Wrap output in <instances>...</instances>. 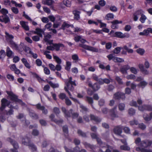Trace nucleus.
I'll return each instance as SVG.
<instances>
[{
	"instance_id": "nucleus-1",
	"label": "nucleus",
	"mask_w": 152,
	"mask_h": 152,
	"mask_svg": "<svg viewBox=\"0 0 152 152\" xmlns=\"http://www.w3.org/2000/svg\"><path fill=\"white\" fill-rule=\"evenodd\" d=\"M65 86L64 87V89L65 91L68 94L70 98L75 102H77L80 104L79 102L77 99L72 97L71 94L68 90H69L71 91H73L74 90V88L73 86H76L75 81V80L72 81V78L71 77H70L68 79L65 80Z\"/></svg>"
},
{
	"instance_id": "nucleus-2",
	"label": "nucleus",
	"mask_w": 152,
	"mask_h": 152,
	"mask_svg": "<svg viewBox=\"0 0 152 152\" xmlns=\"http://www.w3.org/2000/svg\"><path fill=\"white\" fill-rule=\"evenodd\" d=\"M6 93L8 95L7 98L10 99L11 100L19 102L22 106H24L25 104L22 101L18 99V96L12 91H6Z\"/></svg>"
},
{
	"instance_id": "nucleus-3",
	"label": "nucleus",
	"mask_w": 152,
	"mask_h": 152,
	"mask_svg": "<svg viewBox=\"0 0 152 152\" xmlns=\"http://www.w3.org/2000/svg\"><path fill=\"white\" fill-rule=\"evenodd\" d=\"M80 41L83 44H79V46L83 48H84L87 50L91 51L93 52H97L98 51V49L95 48L90 46L86 45L84 44L86 42H88L85 39L81 37Z\"/></svg>"
},
{
	"instance_id": "nucleus-4",
	"label": "nucleus",
	"mask_w": 152,
	"mask_h": 152,
	"mask_svg": "<svg viewBox=\"0 0 152 152\" xmlns=\"http://www.w3.org/2000/svg\"><path fill=\"white\" fill-rule=\"evenodd\" d=\"M62 111L64 114V116L66 118L70 117L71 114L73 118H75L78 116V114L77 113H72V110L70 109L68 111H67L66 108L64 107L61 108Z\"/></svg>"
},
{
	"instance_id": "nucleus-5",
	"label": "nucleus",
	"mask_w": 152,
	"mask_h": 152,
	"mask_svg": "<svg viewBox=\"0 0 152 152\" xmlns=\"http://www.w3.org/2000/svg\"><path fill=\"white\" fill-rule=\"evenodd\" d=\"M4 5L7 7L8 6L12 7L13 5L16 7H22L21 4H18L15 1L13 0L10 1L9 0H4Z\"/></svg>"
},
{
	"instance_id": "nucleus-6",
	"label": "nucleus",
	"mask_w": 152,
	"mask_h": 152,
	"mask_svg": "<svg viewBox=\"0 0 152 152\" xmlns=\"http://www.w3.org/2000/svg\"><path fill=\"white\" fill-rule=\"evenodd\" d=\"M1 106L0 107V110L1 111L3 110L6 106L9 107L11 103L10 101L6 99L3 98L1 100Z\"/></svg>"
},
{
	"instance_id": "nucleus-7",
	"label": "nucleus",
	"mask_w": 152,
	"mask_h": 152,
	"mask_svg": "<svg viewBox=\"0 0 152 152\" xmlns=\"http://www.w3.org/2000/svg\"><path fill=\"white\" fill-rule=\"evenodd\" d=\"M152 145V141L146 140L142 141L140 144V147L146 148Z\"/></svg>"
},
{
	"instance_id": "nucleus-8",
	"label": "nucleus",
	"mask_w": 152,
	"mask_h": 152,
	"mask_svg": "<svg viewBox=\"0 0 152 152\" xmlns=\"http://www.w3.org/2000/svg\"><path fill=\"white\" fill-rule=\"evenodd\" d=\"M113 97L115 99H124L125 98V94L121 92H116L114 94Z\"/></svg>"
},
{
	"instance_id": "nucleus-9",
	"label": "nucleus",
	"mask_w": 152,
	"mask_h": 152,
	"mask_svg": "<svg viewBox=\"0 0 152 152\" xmlns=\"http://www.w3.org/2000/svg\"><path fill=\"white\" fill-rule=\"evenodd\" d=\"M115 37L120 38H128L129 36V34L125 33L123 34L121 32H116L115 33Z\"/></svg>"
},
{
	"instance_id": "nucleus-10",
	"label": "nucleus",
	"mask_w": 152,
	"mask_h": 152,
	"mask_svg": "<svg viewBox=\"0 0 152 152\" xmlns=\"http://www.w3.org/2000/svg\"><path fill=\"white\" fill-rule=\"evenodd\" d=\"M8 141H10L14 147V149H12L11 150L12 152H18V144L16 142L13 141L10 138L8 139Z\"/></svg>"
},
{
	"instance_id": "nucleus-11",
	"label": "nucleus",
	"mask_w": 152,
	"mask_h": 152,
	"mask_svg": "<svg viewBox=\"0 0 152 152\" xmlns=\"http://www.w3.org/2000/svg\"><path fill=\"white\" fill-rule=\"evenodd\" d=\"M144 12L141 10H137L135 12L133 15V19L134 21H136L138 19L139 17L144 14Z\"/></svg>"
},
{
	"instance_id": "nucleus-12",
	"label": "nucleus",
	"mask_w": 152,
	"mask_h": 152,
	"mask_svg": "<svg viewBox=\"0 0 152 152\" xmlns=\"http://www.w3.org/2000/svg\"><path fill=\"white\" fill-rule=\"evenodd\" d=\"M52 24L51 23H49L47 24L45 26V29H48V31H52V32H50V33L51 34L53 33V34H56L57 33L56 30L54 29L51 28L52 27Z\"/></svg>"
},
{
	"instance_id": "nucleus-13",
	"label": "nucleus",
	"mask_w": 152,
	"mask_h": 152,
	"mask_svg": "<svg viewBox=\"0 0 152 152\" xmlns=\"http://www.w3.org/2000/svg\"><path fill=\"white\" fill-rule=\"evenodd\" d=\"M138 109L141 111H144L145 110L152 111V106L143 105L142 106L139 107Z\"/></svg>"
},
{
	"instance_id": "nucleus-14",
	"label": "nucleus",
	"mask_w": 152,
	"mask_h": 152,
	"mask_svg": "<svg viewBox=\"0 0 152 152\" xmlns=\"http://www.w3.org/2000/svg\"><path fill=\"white\" fill-rule=\"evenodd\" d=\"M100 146L102 148L104 147L107 148V149L105 151H103L101 149H100L99 152H111V151L109 149V148H110V147L109 145L102 142L101 144H100Z\"/></svg>"
},
{
	"instance_id": "nucleus-15",
	"label": "nucleus",
	"mask_w": 152,
	"mask_h": 152,
	"mask_svg": "<svg viewBox=\"0 0 152 152\" xmlns=\"http://www.w3.org/2000/svg\"><path fill=\"white\" fill-rule=\"evenodd\" d=\"M122 127L119 126H117L114 129L113 132L114 133L118 135H120L122 132Z\"/></svg>"
},
{
	"instance_id": "nucleus-16",
	"label": "nucleus",
	"mask_w": 152,
	"mask_h": 152,
	"mask_svg": "<svg viewBox=\"0 0 152 152\" xmlns=\"http://www.w3.org/2000/svg\"><path fill=\"white\" fill-rule=\"evenodd\" d=\"M116 109V107H115L114 108L110 110V114L111 117V119L112 120H113L115 118H117L118 117V115L115 113Z\"/></svg>"
},
{
	"instance_id": "nucleus-17",
	"label": "nucleus",
	"mask_w": 152,
	"mask_h": 152,
	"mask_svg": "<svg viewBox=\"0 0 152 152\" xmlns=\"http://www.w3.org/2000/svg\"><path fill=\"white\" fill-rule=\"evenodd\" d=\"M130 69V66L128 65L123 66L120 69V71L123 74H127V70Z\"/></svg>"
},
{
	"instance_id": "nucleus-18",
	"label": "nucleus",
	"mask_w": 152,
	"mask_h": 152,
	"mask_svg": "<svg viewBox=\"0 0 152 152\" xmlns=\"http://www.w3.org/2000/svg\"><path fill=\"white\" fill-rule=\"evenodd\" d=\"M111 23L112 24L111 26L112 28L113 29H115L118 28V24L122 23V21H119L117 20H115L113 21Z\"/></svg>"
},
{
	"instance_id": "nucleus-19",
	"label": "nucleus",
	"mask_w": 152,
	"mask_h": 152,
	"mask_svg": "<svg viewBox=\"0 0 152 152\" xmlns=\"http://www.w3.org/2000/svg\"><path fill=\"white\" fill-rule=\"evenodd\" d=\"M37 109L41 110L42 111V113L45 114H46L48 113V111L46 109H45L44 106H41V105L38 104L36 105Z\"/></svg>"
},
{
	"instance_id": "nucleus-20",
	"label": "nucleus",
	"mask_w": 152,
	"mask_h": 152,
	"mask_svg": "<svg viewBox=\"0 0 152 152\" xmlns=\"http://www.w3.org/2000/svg\"><path fill=\"white\" fill-rule=\"evenodd\" d=\"M10 69L12 71H14L15 73L17 74H19L20 73V71L17 68L15 64L10 65Z\"/></svg>"
},
{
	"instance_id": "nucleus-21",
	"label": "nucleus",
	"mask_w": 152,
	"mask_h": 152,
	"mask_svg": "<svg viewBox=\"0 0 152 152\" xmlns=\"http://www.w3.org/2000/svg\"><path fill=\"white\" fill-rule=\"evenodd\" d=\"M45 30H43L39 28H37L36 31H34V33L38 35L40 37H42V33L44 32Z\"/></svg>"
},
{
	"instance_id": "nucleus-22",
	"label": "nucleus",
	"mask_w": 152,
	"mask_h": 152,
	"mask_svg": "<svg viewBox=\"0 0 152 152\" xmlns=\"http://www.w3.org/2000/svg\"><path fill=\"white\" fill-rule=\"evenodd\" d=\"M20 24L22 27L26 31H28L29 30V28L27 25V23L21 21L20 22Z\"/></svg>"
},
{
	"instance_id": "nucleus-23",
	"label": "nucleus",
	"mask_w": 152,
	"mask_h": 152,
	"mask_svg": "<svg viewBox=\"0 0 152 152\" xmlns=\"http://www.w3.org/2000/svg\"><path fill=\"white\" fill-rule=\"evenodd\" d=\"M21 61L26 67L28 69H29L31 68V66L30 64L28 62L26 58H23L21 59Z\"/></svg>"
},
{
	"instance_id": "nucleus-24",
	"label": "nucleus",
	"mask_w": 152,
	"mask_h": 152,
	"mask_svg": "<svg viewBox=\"0 0 152 152\" xmlns=\"http://www.w3.org/2000/svg\"><path fill=\"white\" fill-rule=\"evenodd\" d=\"M0 20L1 22H4L6 23L10 22V19L9 17L7 15H5L0 18Z\"/></svg>"
},
{
	"instance_id": "nucleus-25",
	"label": "nucleus",
	"mask_w": 152,
	"mask_h": 152,
	"mask_svg": "<svg viewBox=\"0 0 152 152\" xmlns=\"http://www.w3.org/2000/svg\"><path fill=\"white\" fill-rule=\"evenodd\" d=\"M51 35L50 34H48L44 37V41L47 42L49 44H51L52 43V40H50L49 39L51 37Z\"/></svg>"
},
{
	"instance_id": "nucleus-26",
	"label": "nucleus",
	"mask_w": 152,
	"mask_h": 152,
	"mask_svg": "<svg viewBox=\"0 0 152 152\" xmlns=\"http://www.w3.org/2000/svg\"><path fill=\"white\" fill-rule=\"evenodd\" d=\"M91 136L92 138L96 139L98 144L99 145L102 143L101 139L98 137L97 135L96 134L92 133L91 134Z\"/></svg>"
},
{
	"instance_id": "nucleus-27",
	"label": "nucleus",
	"mask_w": 152,
	"mask_h": 152,
	"mask_svg": "<svg viewBox=\"0 0 152 152\" xmlns=\"http://www.w3.org/2000/svg\"><path fill=\"white\" fill-rule=\"evenodd\" d=\"M22 143L24 145L28 146L31 143L29 139L27 137L22 139Z\"/></svg>"
},
{
	"instance_id": "nucleus-28",
	"label": "nucleus",
	"mask_w": 152,
	"mask_h": 152,
	"mask_svg": "<svg viewBox=\"0 0 152 152\" xmlns=\"http://www.w3.org/2000/svg\"><path fill=\"white\" fill-rule=\"evenodd\" d=\"M89 87L91 88L95 91L98 90L100 88V86L97 83H95L93 85L92 83L91 86Z\"/></svg>"
},
{
	"instance_id": "nucleus-29",
	"label": "nucleus",
	"mask_w": 152,
	"mask_h": 152,
	"mask_svg": "<svg viewBox=\"0 0 152 152\" xmlns=\"http://www.w3.org/2000/svg\"><path fill=\"white\" fill-rule=\"evenodd\" d=\"M9 107L10 109L8 111H6V114L7 115H10L13 114V109H15V107L12 105H10Z\"/></svg>"
},
{
	"instance_id": "nucleus-30",
	"label": "nucleus",
	"mask_w": 152,
	"mask_h": 152,
	"mask_svg": "<svg viewBox=\"0 0 152 152\" xmlns=\"http://www.w3.org/2000/svg\"><path fill=\"white\" fill-rule=\"evenodd\" d=\"M54 48L56 49L57 51H58L59 50L60 48V47H64V45L61 43L58 44H53Z\"/></svg>"
},
{
	"instance_id": "nucleus-31",
	"label": "nucleus",
	"mask_w": 152,
	"mask_h": 152,
	"mask_svg": "<svg viewBox=\"0 0 152 152\" xmlns=\"http://www.w3.org/2000/svg\"><path fill=\"white\" fill-rule=\"evenodd\" d=\"M53 2V0H42V3L43 4L48 6L51 5Z\"/></svg>"
},
{
	"instance_id": "nucleus-32",
	"label": "nucleus",
	"mask_w": 152,
	"mask_h": 152,
	"mask_svg": "<svg viewBox=\"0 0 152 152\" xmlns=\"http://www.w3.org/2000/svg\"><path fill=\"white\" fill-rule=\"evenodd\" d=\"M90 117L91 120H93L97 123L101 121V119L100 118H99L98 117H96L92 115H91Z\"/></svg>"
},
{
	"instance_id": "nucleus-33",
	"label": "nucleus",
	"mask_w": 152,
	"mask_h": 152,
	"mask_svg": "<svg viewBox=\"0 0 152 152\" xmlns=\"http://www.w3.org/2000/svg\"><path fill=\"white\" fill-rule=\"evenodd\" d=\"M143 117L145 121H150L152 118V112L150 113V116L146 114H144Z\"/></svg>"
},
{
	"instance_id": "nucleus-34",
	"label": "nucleus",
	"mask_w": 152,
	"mask_h": 152,
	"mask_svg": "<svg viewBox=\"0 0 152 152\" xmlns=\"http://www.w3.org/2000/svg\"><path fill=\"white\" fill-rule=\"evenodd\" d=\"M13 54V53L10 49V48L7 47L6 50V55L9 57H11Z\"/></svg>"
},
{
	"instance_id": "nucleus-35",
	"label": "nucleus",
	"mask_w": 152,
	"mask_h": 152,
	"mask_svg": "<svg viewBox=\"0 0 152 152\" xmlns=\"http://www.w3.org/2000/svg\"><path fill=\"white\" fill-rule=\"evenodd\" d=\"M73 13L74 15V18L77 20H78L80 18V12L77 10H74L73 12Z\"/></svg>"
},
{
	"instance_id": "nucleus-36",
	"label": "nucleus",
	"mask_w": 152,
	"mask_h": 152,
	"mask_svg": "<svg viewBox=\"0 0 152 152\" xmlns=\"http://www.w3.org/2000/svg\"><path fill=\"white\" fill-rule=\"evenodd\" d=\"M120 149L121 150L129 151L130 150V147L127 145H124L120 146Z\"/></svg>"
},
{
	"instance_id": "nucleus-37",
	"label": "nucleus",
	"mask_w": 152,
	"mask_h": 152,
	"mask_svg": "<svg viewBox=\"0 0 152 152\" xmlns=\"http://www.w3.org/2000/svg\"><path fill=\"white\" fill-rule=\"evenodd\" d=\"M86 100L87 101L89 104H90L92 107L93 108V101L92 98L87 96L86 97Z\"/></svg>"
},
{
	"instance_id": "nucleus-38",
	"label": "nucleus",
	"mask_w": 152,
	"mask_h": 152,
	"mask_svg": "<svg viewBox=\"0 0 152 152\" xmlns=\"http://www.w3.org/2000/svg\"><path fill=\"white\" fill-rule=\"evenodd\" d=\"M53 58L57 64H61L62 62L61 60L58 57L53 55Z\"/></svg>"
},
{
	"instance_id": "nucleus-39",
	"label": "nucleus",
	"mask_w": 152,
	"mask_h": 152,
	"mask_svg": "<svg viewBox=\"0 0 152 152\" xmlns=\"http://www.w3.org/2000/svg\"><path fill=\"white\" fill-rule=\"evenodd\" d=\"M114 15L112 13H109L107 14L105 17V19L107 20H109L112 19H113L114 18Z\"/></svg>"
},
{
	"instance_id": "nucleus-40",
	"label": "nucleus",
	"mask_w": 152,
	"mask_h": 152,
	"mask_svg": "<svg viewBox=\"0 0 152 152\" xmlns=\"http://www.w3.org/2000/svg\"><path fill=\"white\" fill-rule=\"evenodd\" d=\"M147 83L146 81H143L140 82L138 84V86L142 88H143L146 85H147Z\"/></svg>"
},
{
	"instance_id": "nucleus-41",
	"label": "nucleus",
	"mask_w": 152,
	"mask_h": 152,
	"mask_svg": "<svg viewBox=\"0 0 152 152\" xmlns=\"http://www.w3.org/2000/svg\"><path fill=\"white\" fill-rule=\"evenodd\" d=\"M113 61L115 62H121L124 61V60L122 59L117 57H115L113 59Z\"/></svg>"
},
{
	"instance_id": "nucleus-42",
	"label": "nucleus",
	"mask_w": 152,
	"mask_h": 152,
	"mask_svg": "<svg viewBox=\"0 0 152 152\" xmlns=\"http://www.w3.org/2000/svg\"><path fill=\"white\" fill-rule=\"evenodd\" d=\"M48 83L53 88H57L58 87L59 85L58 83H53L51 81H48Z\"/></svg>"
},
{
	"instance_id": "nucleus-43",
	"label": "nucleus",
	"mask_w": 152,
	"mask_h": 152,
	"mask_svg": "<svg viewBox=\"0 0 152 152\" xmlns=\"http://www.w3.org/2000/svg\"><path fill=\"white\" fill-rule=\"evenodd\" d=\"M29 115L33 119H37L38 118V116L34 113L30 112Z\"/></svg>"
},
{
	"instance_id": "nucleus-44",
	"label": "nucleus",
	"mask_w": 152,
	"mask_h": 152,
	"mask_svg": "<svg viewBox=\"0 0 152 152\" xmlns=\"http://www.w3.org/2000/svg\"><path fill=\"white\" fill-rule=\"evenodd\" d=\"M70 25L66 22H64L62 24L61 28L64 30L65 28H68L70 27Z\"/></svg>"
},
{
	"instance_id": "nucleus-45",
	"label": "nucleus",
	"mask_w": 152,
	"mask_h": 152,
	"mask_svg": "<svg viewBox=\"0 0 152 152\" xmlns=\"http://www.w3.org/2000/svg\"><path fill=\"white\" fill-rule=\"evenodd\" d=\"M141 142L142 141H141V139L139 137L136 138L135 141V143L136 145L140 147Z\"/></svg>"
},
{
	"instance_id": "nucleus-46",
	"label": "nucleus",
	"mask_w": 152,
	"mask_h": 152,
	"mask_svg": "<svg viewBox=\"0 0 152 152\" xmlns=\"http://www.w3.org/2000/svg\"><path fill=\"white\" fill-rule=\"evenodd\" d=\"M137 52L141 55H143L145 53V50L142 48H139L136 50Z\"/></svg>"
},
{
	"instance_id": "nucleus-47",
	"label": "nucleus",
	"mask_w": 152,
	"mask_h": 152,
	"mask_svg": "<svg viewBox=\"0 0 152 152\" xmlns=\"http://www.w3.org/2000/svg\"><path fill=\"white\" fill-rule=\"evenodd\" d=\"M30 149L33 151H35L37 150V148L33 144L31 143L28 145Z\"/></svg>"
},
{
	"instance_id": "nucleus-48",
	"label": "nucleus",
	"mask_w": 152,
	"mask_h": 152,
	"mask_svg": "<svg viewBox=\"0 0 152 152\" xmlns=\"http://www.w3.org/2000/svg\"><path fill=\"white\" fill-rule=\"evenodd\" d=\"M5 56V51L4 50H1L0 51V59H3Z\"/></svg>"
},
{
	"instance_id": "nucleus-49",
	"label": "nucleus",
	"mask_w": 152,
	"mask_h": 152,
	"mask_svg": "<svg viewBox=\"0 0 152 152\" xmlns=\"http://www.w3.org/2000/svg\"><path fill=\"white\" fill-rule=\"evenodd\" d=\"M71 63L69 61H67L66 62V65L65 67V69L67 71H69L71 68Z\"/></svg>"
},
{
	"instance_id": "nucleus-50",
	"label": "nucleus",
	"mask_w": 152,
	"mask_h": 152,
	"mask_svg": "<svg viewBox=\"0 0 152 152\" xmlns=\"http://www.w3.org/2000/svg\"><path fill=\"white\" fill-rule=\"evenodd\" d=\"M123 48L125 50H126L128 53H133V50L132 49H129L126 45L124 46Z\"/></svg>"
},
{
	"instance_id": "nucleus-51",
	"label": "nucleus",
	"mask_w": 152,
	"mask_h": 152,
	"mask_svg": "<svg viewBox=\"0 0 152 152\" xmlns=\"http://www.w3.org/2000/svg\"><path fill=\"white\" fill-rule=\"evenodd\" d=\"M136 150L138 151H141L142 152H150V151L144 148H140V147H137Z\"/></svg>"
},
{
	"instance_id": "nucleus-52",
	"label": "nucleus",
	"mask_w": 152,
	"mask_h": 152,
	"mask_svg": "<svg viewBox=\"0 0 152 152\" xmlns=\"http://www.w3.org/2000/svg\"><path fill=\"white\" fill-rule=\"evenodd\" d=\"M146 19V17L143 14L140 18V20L142 23H143L145 22Z\"/></svg>"
},
{
	"instance_id": "nucleus-53",
	"label": "nucleus",
	"mask_w": 152,
	"mask_h": 152,
	"mask_svg": "<svg viewBox=\"0 0 152 152\" xmlns=\"http://www.w3.org/2000/svg\"><path fill=\"white\" fill-rule=\"evenodd\" d=\"M125 107V104L123 103H121L118 104V108L120 111L124 110Z\"/></svg>"
},
{
	"instance_id": "nucleus-54",
	"label": "nucleus",
	"mask_w": 152,
	"mask_h": 152,
	"mask_svg": "<svg viewBox=\"0 0 152 152\" xmlns=\"http://www.w3.org/2000/svg\"><path fill=\"white\" fill-rule=\"evenodd\" d=\"M11 10L12 12L15 14H18L19 12L18 9L15 7H12L11 8Z\"/></svg>"
},
{
	"instance_id": "nucleus-55",
	"label": "nucleus",
	"mask_w": 152,
	"mask_h": 152,
	"mask_svg": "<svg viewBox=\"0 0 152 152\" xmlns=\"http://www.w3.org/2000/svg\"><path fill=\"white\" fill-rule=\"evenodd\" d=\"M23 49L24 51L30 54L32 52L31 49L28 47L26 46L24 47Z\"/></svg>"
},
{
	"instance_id": "nucleus-56",
	"label": "nucleus",
	"mask_w": 152,
	"mask_h": 152,
	"mask_svg": "<svg viewBox=\"0 0 152 152\" xmlns=\"http://www.w3.org/2000/svg\"><path fill=\"white\" fill-rule=\"evenodd\" d=\"M63 2L64 4L67 7H70L71 6L70 2L69 0H64Z\"/></svg>"
},
{
	"instance_id": "nucleus-57",
	"label": "nucleus",
	"mask_w": 152,
	"mask_h": 152,
	"mask_svg": "<svg viewBox=\"0 0 152 152\" xmlns=\"http://www.w3.org/2000/svg\"><path fill=\"white\" fill-rule=\"evenodd\" d=\"M7 77L10 81H13L15 79L14 76L11 74H8Z\"/></svg>"
},
{
	"instance_id": "nucleus-58",
	"label": "nucleus",
	"mask_w": 152,
	"mask_h": 152,
	"mask_svg": "<svg viewBox=\"0 0 152 152\" xmlns=\"http://www.w3.org/2000/svg\"><path fill=\"white\" fill-rule=\"evenodd\" d=\"M121 50V47H117L114 49L113 51V52L114 53L117 54L120 52Z\"/></svg>"
},
{
	"instance_id": "nucleus-59",
	"label": "nucleus",
	"mask_w": 152,
	"mask_h": 152,
	"mask_svg": "<svg viewBox=\"0 0 152 152\" xmlns=\"http://www.w3.org/2000/svg\"><path fill=\"white\" fill-rule=\"evenodd\" d=\"M126 78L128 79H135L136 77L135 75L133 74H130L126 76Z\"/></svg>"
},
{
	"instance_id": "nucleus-60",
	"label": "nucleus",
	"mask_w": 152,
	"mask_h": 152,
	"mask_svg": "<svg viewBox=\"0 0 152 152\" xmlns=\"http://www.w3.org/2000/svg\"><path fill=\"white\" fill-rule=\"evenodd\" d=\"M59 97L61 99L63 100L66 98V94L64 93H61L59 95Z\"/></svg>"
},
{
	"instance_id": "nucleus-61",
	"label": "nucleus",
	"mask_w": 152,
	"mask_h": 152,
	"mask_svg": "<svg viewBox=\"0 0 152 152\" xmlns=\"http://www.w3.org/2000/svg\"><path fill=\"white\" fill-rule=\"evenodd\" d=\"M53 111L56 115L60 113L59 109L57 107H55L53 108Z\"/></svg>"
},
{
	"instance_id": "nucleus-62",
	"label": "nucleus",
	"mask_w": 152,
	"mask_h": 152,
	"mask_svg": "<svg viewBox=\"0 0 152 152\" xmlns=\"http://www.w3.org/2000/svg\"><path fill=\"white\" fill-rule=\"evenodd\" d=\"M128 113L129 114L131 115H132L135 114V111L134 109L132 108H131L129 110Z\"/></svg>"
},
{
	"instance_id": "nucleus-63",
	"label": "nucleus",
	"mask_w": 152,
	"mask_h": 152,
	"mask_svg": "<svg viewBox=\"0 0 152 152\" xmlns=\"http://www.w3.org/2000/svg\"><path fill=\"white\" fill-rule=\"evenodd\" d=\"M39 36L37 35L33 36L32 37V38L33 40L35 42H37L39 40Z\"/></svg>"
},
{
	"instance_id": "nucleus-64",
	"label": "nucleus",
	"mask_w": 152,
	"mask_h": 152,
	"mask_svg": "<svg viewBox=\"0 0 152 152\" xmlns=\"http://www.w3.org/2000/svg\"><path fill=\"white\" fill-rule=\"evenodd\" d=\"M145 35L148 34L149 32L152 33V29L151 28H148V29H145L143 31Z\"/></svg>"
}]
</instances>
